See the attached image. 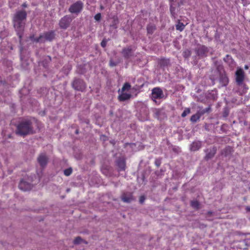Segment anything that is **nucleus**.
<instances>
[{
  "instance_id": "obj_20",
  "label": "nucleus",
  "mask_w": 250,
  "mask_h": 250,
  "mask_svg": "<svg viewBox=\"0 0 250 250\" xmlns=\"http://www.w3.org/2000/svg\"><path fill=\"white\" fill-rule=\"evenodd\" d=\"M233 151V148L229 146H227L221 151V155H224L225 157H228L231 155Z\"/></svg>"
},
{
  "instance_id": "obj_37",
  "label": "nucleus",
  "mask_w": 250,
  "mask_h": 250,
  "mask_svg": "<svg viewBox=\"0 0 250 250\" xmlns=\"http://www.w3.org/2000/svg\"><path fill=\"white\" fill-rule=\"evenodd\" d=\"M107 41L105 39H104L101 42V45L103 47H105L106 45Z\"/></svg>"
},
{
  "instance_id": "obj_44",
  "label": "nucleus",
  "mask_w": 250,
  "mask_h": 250,
  "mask_svg": "<svg viewBox=\"0 0 250 250\" xmlns=\"http://www.w3.org/2000/svg\"><path fill=\"white\" fill-rule=\"evenodd\" d=\"M244 68L245 69H248L249 68V66L247 65H245V66H244Z\"/></svg>"
},
{
  "instance_id": "obj_2",
  "label": "nucleus",
  "mask_w": 250,
  "mask_h": 250,
  "mask_svg": "<svg viewBox=\"0 0 250 250\" xmlns=\"http://www.w3.org/2000/svg\"><path fill=\"white\" fill-rule=\"evenodd\" d=\"M32 122L29 120H23L20 122L16 125L15 133L21 136H26L35 133Z\"/></svg>"
},
{
  "instance_id": "obj_42",
  "label": "nucleus",
  "mask_w": 250,
  "mask_h": 250,
  "mask_svg": "<svg viewBox=\"0 0 250 250\" xmlns=\"http://www.w3.org/2000/svg\"><path fill=\"white\" fill-rule=\"evenodd\" d=\"M27 6V5L26 3H23L22 4V7H23V8H25Z\"/></svg>"
},
{
  "instance_id": "obj_40",
  "label": "nucleus",
  "mask_w": 250,
  "mask_h": 250,
  "mask_svg": "<svg viewBox=\"0 0 250 250\" xmlns=\"http://www.w3.org/2000/svg\"><path fill=\"white\" fill-rule=\"evenodd\" d=\"M109 63H110V65L111 66H114L117 65V63L116 62H115L112 61H110Z\"/></svg>"
},
{
  "instance_id": "obj_13",
  "label": "nucleus",
  "mask_w": 250,
  "mask_h": 250,
  "mask_svg": "<svg viewBox=\"0 0 250 250\" xmlns=\"http://www.w3.org/2000/svg\"><path fill=\"white\" fill-rule=\"evenodd\" d=\"M48 160V158L46 154L43 153L40 154L38 158V162L42 167H44L46 166Z\"/></svg>"
},
{
  "instance_id": "obj_19",
  "label": "nucleus",
  "mask_w": 250,
  "mask_h": 250,
  "mask_svg": "<svg viewBox=\"0 0 250 250\" xmlns=\"http://www.w3.org/2000/svg\"><path fill=\"white\" fill-rule=\"evenodd\" d=\"M224 61L229 65L231 68H233L235 66V62L233 60L232 57L229 55H227L224 58Z\"/></svg>"
},
{
  "instance_id": "obj_41",
  "label": "nucleus",
  "mask_w": 250,
  "mask_h": 250,
  "mask_svg": "<svg viewBox=\"0 0 250 250\" xmlns=\"http://www.w3.org/2000/svg\"><path fill=\"white\" fill-rule=\"evenodd\" d=\"M213 214V212L209 211L207 213L206 218L211 216Z\"/></svg>"
},
{
  "instance_id": "obj_36",
  "label": "nucleus",
  "mask_w": 250,
  "mask_h": 250,
  "mask_svg": "<svg viewBox=\"0 0 250 250\" xmlns=\"http://www.w3.org/2000/svg\"><path fill=\"white\" fill-rule=\"evenodd\" d=\"M101 19V13H98L94 16V19L97 21H100Z\"/></svg>"
},
{
  "instance_id": "obj_26",
  "label": "nucleus",
  "mask_w": 250,
  "mask_h": 250,
  "mask_svg": "<svg viewBox=\"0 0 250 250\" xmlns=\"http://www.w3.org/2000/svg\"><path fill=\"white\" fill-rule=\"evenodd\" d=\"M191 51L189 49H185L183 52V56L185 59H188L191 56Z\"/></svg>"
},
{
  "instance_id": "obj_29",
  "label": "nucleus",
  "mask_w": 250,
  "mask_h": 250,
  "mask_svg": "<svg viewBox=\"0 0 250 250\" xmlns=\"http://www.w3.org/2000/svg\"><path fill=\"white\" fill-rule=\"evenodd\" d=\"M83 239L81 237L78 236L74 239L73 243L75 245H78L83 243Z\"/></svg>"
},
{
  "instance_id": "obj_22",
  "label": "nucleus",
  "mask_w": 250,
  "mask_h": 250,
  "mask_svg": "<svg viewBox=\"0 0 250 250\" xmlns=\"http://www.w3.org/2000/svg\"><path fill=\"white\" fill-rule=\"evenodd\" d=\"M146 29L148 34H152L156 29V27L155 24L150 23L147 25Z\"/></svg>"
},
{
  "instance_id": "obj_33",
  "label": "nucleus",
  "mask_w": 250,
  "mask_h": 250,
  "mask_svg": "<svg viewBox=\"0 0 250 250\" xmlns=\"http://www.w3.org/2000/svg\"><path fill=\"white\" fill-rule=\"evenodd\" d=\"M72 168H68L65 169L64 170V174L65 176H69L72 173Z\"/></svg>"
},
{
  "instance_id": "obj_16",
  "label": "nucleus",
  "mask_w": 250,
  "mask_h": 250,
  "mask_svg": "<svg viewBox=\"0 0 250 250\" xmlns=\"http://www.w3.org/2000/svg\"><path fill=\"white\" fill-rule=\"evenodd\" d=\"M202 146V142L199 141H195L192 142L190 146V150L192 151L198 150Z\"/></svg>"
},
{
  "instance_id": "obj_27",
  "label": "nucleus",
  "mask_w": 250,
  "mask_h": 250,
  "mask_svg": "<svg viewBox=\"0 0 250 250\" xmlns=\"http://www.w3.org/2000/svg\"><path fill=\"white\" fill-rule=\"evenodd\" d=\"M185 25L182 23L179 22L178 24L176 25V29L180 31H183L185 28Z\"/></svg>"
},
{
  "instance_id": "obj_12",
  "label": "nucleus",
  "mask_w": 250,
  "mask_h": 250,
  "mask_svg": "<svg viewBox=\"0 0 250 250\" xmlns=\"http://www.w3.org/2000/svg\"><path fill=\"white\" fill-rule=\"evenodd\" d=\"M122 54L125 59H128L133 56V51L131 46L124 48Z\"/></svg>"
},
{
  "instance_id": "obj_48",
  "label": "nucleus",
  "mask_w": 250,
  "mask_h": 250,
  "mask_svg": "<svg viewBox=\"0 0 250 250\" xmlns=\"http://www.w3.org/2000/svg\"><path fill=\"white\" fill-rule=\"evenodd\" d=\"M214 63H215V64H216V63H217V61L214 62Z\"/></svg>"
},
{
  "instance_id": "obj_7",
  "label": "nucleus",
  "mask_w": 250,
  "mask_h": 250,
  "mask_svg": "<svg viewBox=\"0 0 250 250\" xmlns=\"http://www.w3.org/2000/svg\"><path fill=\"white\" fill-rule=\"evenodd\" d=\"M55 36L54 31L46 32L40 35L37 41H41V43H43L46 41L51 42L55 38Z\"/></svg>"
},
{
  "instance_id": "obj_32",
  "label": "nucleus",
  "mask_w": 250,
  "mask_h": 250,
  "mask_svg": "<svg viewBox=\"0 0 250 250\" xmlns=\"http://www.w3.org/2000/svg\"><path fill=\"white\" fill-rule=\"evenodd\" d=\"M190 112V110L189 108H187L185 109V110L182 113L181 116L182 117H185L188 114H189Z\"/></svg>"
},
{
  "instance_id": "obj_30",
  "label": "nucleus",
  "mask_w": 250,
  "mask_h": 250,
  "mask_svg": "<svg viewBox=\"0 0 250 250\" xmlns=\"http://www.w3.org/2000/svg\"><path fill=\"white\" fill-rule=\"evenodd\" d=\"M210 110H211L210 107V106H209L208 107L205 109H203L202 110L199 111V112H200V115H201V116H202L206 113L209 112Z\"/></svg>"
},
{
  "instance_id": "obj_15",
  "label": "nucleus",
  "mask_w": 250,
  "mask_h": 250,
  "mask_svg": "<svg viewBox=\"0 0 250 250\" xmlns=\"http://www.w3.org/2000/svg\"><path fill=\"white\" fill-rule=\"evenodd\" d=\"M122 200L125 203H130L134 200L131 192H124L121 196Z\"/></svg>"
},
{
  "instance_id": "obj_39",
  "label": "nucleus",
  "mask_w": 250,
  "mask_h": 250,
  "mask_svg": "<svg viewBox=\"0 0 250 250\" xmlns=\"http://www.w3.org/2000/svg\"><path fill=\"white\" fill-rule=\"evenodd\" d=\"M145 199H146V198L144 196H141L139 199V202L141 204H143L144 202Z\"/></svg>"
},
{
  "instance_id": "obj_28",
  "label": "nucleus",
  "mask_w": 250,
  "mask_h": 250,
  "mask_svg": "<svg viewBox=\"0 0 250 250\" xmlns=\"http://www.w3.org/2000/svg\"><path fill=\"white\" fill-rule=\"evenodd\" d=\"M191 206L195 209H198L199 208V203L196 200L191 201L190 202Z\"/></svg>"
},
{
  "instance_id": "obj_8",
  "label": "nucleus",
  "mask_w": 250,
  "mask_h": 250,
  "mask_svg": "<svg viewBox=\"0 0 250 250\" xmlns=\"http://www.w3.org/2000/svg\"><path fill=\"white\" fill-rule=\"evenodd\" d=\"M72 20V19L70 16H64L59 21V24L60 27L62 29H67L69 26Z\"/></svg>"
},
{
  "instance_id": "obj_35",
  "label": "nucleus",
  "mask_w": 250,
  "mask_h": 250,
  "mask_svg": "<svg viewBox=\"0 0 250 250\" xmlns=\"http://www.w3.org/2000/svg\"><path fill=\"white\" fill-rule=\"evenodd\" d=\"M161 158H157L156 159L155 161V164L157 166V167H159L161 164Z\"/></svg>"
},
{
  "instance_id": "obj_3",
  "label": "nucleus",
  "mask_w": 250,
  "mask_h": 250,
  "mask_svg": "<svg viewBox=\"0 0 250 250\" xmlns=\"http://www.w3.org/2000/svg\"><path fill=\"white\" fill-rule=\"evenodd\" d=\"M218 78L219 83L222 86H225L228 84L229 78L223 69L222 66L221 65H217L216 69L212 71V74L210 76V79L212 81V84H215Z\"/></svg>"
},
{
  "instance_id": "obj_4",
  "label": "nucleus",
  "mask_w": 250,
  "mask_h": 250,
  "mask_svg": "<svg viewBox=\"0 0 250 250\" xmlns=\"http://www.w3.org/2000/svg\"><path fill=\"white\" fill-rule=\"evenodd\" d=\"M245 78L244 71L242 68H238L235 72V81L236 84L239 86L244 88L242 92L240 93V95H242L243 93L246 92L248 89L246 84L244 83Z\"/></svg>"
},
{
  "instance_id": "obj_43",
  "label": "nucleus",
  "mask_w": 250,
  "mask_h": 250,
  "mask_svg": "<svg viewBox=\"0 0 250 250\" xmlns=\"http://www.w3.org/2000/svg\"><path fill=\"white\" fill-rule=\"evenodd\" d=\"M170 2H176L177 0H169Z\"/></svg>"
},
{
  "instance_id": "obj_45",
  "label": "nucleus",
  "mask_w": 250,
  "mask_h": 250,
  "mask_svg": "<svg viewBox=\"0 0 250 250\" xmlns=\"http://www.w3.org/2000/svg\"><path fill=\"white\" fill-rule=\"evenodd\" d=\"M100 8H101V9L103 10V9H104V7L103 6H102V5H101Z\"/></svg>"
},
{
  "instance_id": "obj_31",
  "label": "nucleus",
  "mask_w": 250,
  "mask_h": 250,
  "mask_svg": "<svg viewBox=\"0 0 250 250\" xmlns=\"http://www.w3.org/2000/svg\"><path fill=\"white\" fill-rule=\"evenodd\" d=\"M130 87H131L130 84L128 83H126L124 84V85L122 88V91L123 92L126 90H128L130 88Z\"/></svg>"
},
{
  "instance_id": "obj_23",
  "label": "nucleus",
  "mask_w": 250,
  "mask_h": 250,
  "mask_svg": "<svg viewBox=\"0 0 250 250\" xmlns=\"http://www.w3.org/2000/svg\"><path fill=\"white\" fill-rule=\"evenodd\" d=\"M170 14L171 15V16L174 18H176V12H175V10H176V7L175 6V2H170Z\"/></svg>"
},
{
  "instance_id": "obj_34",
  "label": "nucleus",
  "mask_w": 250,
  "mask_h": 250,
  "mask_svg": "<svg viewBox=\"0 0 250 250\" xmlns=\"http://www.w3.org/2000/svg\"><path fill=\"white\" fill-rule=\"evenodd\" d=\"M29 39H30V40L33 42H40L41 43V41H37L39 39V37L38 38H35L34 37V35H31L29 37Z\"/></svg>"
},
{
  "instance_id": "obj_6",
  "label": "nucleus",
  "mask_w": 250,
  "mask_h": 250,
  "mask_svg": "<svg viewBox=\"0 0 250 250\" xmlns=\"http://www.w3.org/2000/svg\"><path fill=\"white\" fill-rule=\"evenodd\" d=\"M196 55L200 58L206 57L209 51V48L204 45L198 44L194 49Z\"/></svg>"
},
{
  "instance_id": "obj_25",
  "label": "nucleus",
  "mask_w": 250,
  "mask_h": 250,
  "mask_svg": "<svg viewBox=\"0 0 250 250\" xmlns=\"http://www.w3.org/2000/svg\"><path fill=\"white\" fill-rule=\"evenodd\" d=\"M170 61L169 59H162L160 60L159 64L161 67H165L169 64Z\"/></svg>"
},
{
  "instance_id": "obj_1",
  "label": "nucleus",
  "mask_w": 250,
  "mask_h": 250,
  "mask_svg": "<svg viewBox=\"0 0 250 250\" xmlns=\"http://www.w3.org/2000/svg\"><path fill=\"white\" fill-rule=\"evenodd\" d=\"M26 17L27 13L24 10L17 11L13 17L14 27L20 38V41L23 35Z\"/></svg>"
},
{
  "instance_id": "obj_21",
  "label": "nucleus",
  "mask_w": 250,
  "mask_h": 250,
  "mask_svg": "<svg viewBox=\"0 0 250 250\" xmlns=\"http://www.w3.org/2000/svg\"><path fill=\"white\" fill-rule=\"evenodd\" d=\"M131 97V95L126 93H123L118 97V99L120 101H125L128 100Z\"/></svg>"
},
{
  "instance_id": "obj_11",
  "label": "nucleus",
  "mask_w": 250,
  "mask_h": 250,
  "mask_svg": "<svg viewBox=\"0 0 250 250\" xmlns=\"http://www.w3.org/2000/svg\"><path fill=\"white\" fill-rule=\"evenodd\" d=\"M217 149L215 147H213L209 149H206L205 151L206 155L204 157V159L208 161L212 158L216 153Z\"/></svg>"
},
{
  "instance_id": "obj_17",
  "label": "nucleus",
  "mask_w": 250,
  "mask_h": 250,
  "mask_svg": "<svg viewBox=\"0 0 250 250\" xmlns=\"http://www.w3.org/2000/svg\"><path fill=\"white\" fill-rule=\"evenodd\" d=\"M155 117L159 120H163L167 118V116L163 110L160 109L155 110Z\"/></svg>"
},
{
  "instance_id": "obj_14",
  "label": "nucleus",
  "mask_w": 250,
  "mask_h": 250,
  "mask_svg": "<svg viewBox=\"0 0 250 250\" xmlns=\"http://www.w3.org/2000/svg\"><path fill=\"white\" fill-rule=\"evenodd\" d=\"M19 187L20 189L23 191H26L30 190L32 188V185L24 180H21L19 185Z\"/></svg>"
},
{
  "instance_id": "obj_10",
  "label": "nucleus",
  "mask_w": 250,
  "mask_h": 250,
  "mask_svg": "<svg viewBox=\"0 0 250 250\" xmlns=\"http://www.w3.org/2000/svg\"><path fill=\"white\" fill-rule=\"evenodd\" d=\"M164 97L163 92L160 88L155 87L152 90L151 99L154 101H155L156 99H160Z\"/></svg>"
},
{
  "instance_id": "obj_38",
  "label": "nucleus",
  "mask_w": 250,
  "mask_h": 250,
  "mask_svg": "<svg viewBox=\"0 0 250 250\" xmlns=\"http://www.w3.org/2000/svg\"><path fill=\"white\" fill-rule=\"evenodd\" d=\"M119 22L118 21V19L117 18V17H113V25H116L117 24H118Z\"/></svg>"
},
{
  "instance_id": "obj_46",
  "label": "nucleus",
  "mask_w": 250,
  "mask_h": 250,
  "mask_svg": "<svg viewBox=\"0 0 250 250\" xmlns=\"http://www.w3.org/2000/svg\"><path fill=\"white\" fill-rule=\"evenodd\" d=\"M83 243H85V244H87V242L86 241L84 240H83Z\"/></svg>"
},
{
  "instance_id": "obj_9",
  "label": "nucleus",
  "mask_w": 250,
  "mask_h": 250,
  "mask_svg": "<svg viewBox=\"0 0 250 250\" xmlns=\"http://www.w3.org/2000/svg\"><path fill=\"white\" fill-rule=\"evenodd\" d=\"M83 7V3L80 1H78L70 6L69 11L71 13L78 14L82 11Z\"/></svg>"
},
{
  "instance_id": "obj_47",
  "label": "nucleus",
  "mask_w": 250,
  "mask_h": 250,
  "mask_svg": "<svg viewBox=\"0 0 250 250\" xmlns=\"http://www.w3.org/2000/svg\"><path fill=\"white\" fill-rule=\"evenodd\" d=\"M76 134H78L79 132L78 130H76L75 131Z\"/></svg>"
},
{
  "instance_id": "obj_18",
  "label": "nucleus",
  "mask_w": 250,
  "mask_h": 250,
  "mask_svg": "<svg viewBox=\"0 0 250 250\" xmlns=\"http://www.w3.org/2000/svg\"><path fill=\"white\" fill-rule=\"evenodd\" d=\"M116 165L118 166L119 171L125 170V162L124 159L119 158L116 161Z\"/></svg>"
},
{
  "instance_id": "obj_5",
  "label": "nucleus",
  "mask_w": 250,
  "mask_h": 250,
  "mask_svg": "<svg viewBox=\"0 0 250 250\" xmlns=\"http://www.w3.org/2000/svg\"><path fill=\"white\" fill-rule=\"evenodd\" d=\"M72 88L76 91L83 92L86 87V84L83 80L75 77L71 82Z\"/></svg>"
},
{
  "instance_id": "obj_24",
  "label": "nucleus",
  "mask_w": 250,
  "mask_h": 250,
  "mask_svg": "<svg viewBox=\"0 0 250 250\" xmlns=\"http://www.w3.org/2000/svg\"><path fill=\"white\" fill-rule=\"evenodd\" d=\"M201 116L200 112L198 111L196 114H194L191 116L190 118V121L193 123H196L197 121L199 120Z\"/></svg>"
}]
</instances>
